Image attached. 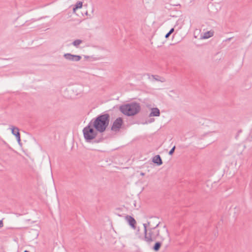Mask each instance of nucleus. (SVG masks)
<instances>
[{
  "mask_svg": "<svg viewBox=\"0 0 252 252\" xmlns=\"http://www.w3.org/2000/svg\"><path fill=\"white\" fill-rule=\"evenodd\" d=\"M158 225L159 224H158L154 227H148L147 224H143L144 236L143 239L145 242L150 244L156 241L158 237H159L161 241L169 237V234L166 227L164 226L160 229H158Z\"/></svg>",
  "mask_w": 252,
  "mask_h": 252,
  "instance_id": "f257e3e1",
  "label": "nucleus"
},
{
  "mask_svg": "<svg viewBox=\"0 0 252 252\" xmlns=\"http://www.w3.org/2000/svg\"><path fill=\"white\" fill-rule=\"evenodd\" d=\"M109 121L110 116L106 113L98 116L95 119L92 120L90 123L97 131L102 133L108 127Z\"/></svg>",
  "mask_w": 252,
  "mask_h": 252,
  "instance_id": "f03ea898",
  "label": "nucleus"
},
{
  "mask_svg": "<svg viewBox=\"0 0 252 252\" xmlns=\"http://www.w3.org/2000/svg\"><path fill=\"white\" fill-rule=\"evenodd\" d=\"M120 109L124 115L132 116L139 113L141 109V107L139 103L132 102L121 106Z\"/></svg>",
  "mask_w": 252,
  "mask_h": 252,
  "instance_id": "7ed1b4c3",
  "label": "nucleus"
},
{
  "mask_svg": "<svg viewBox=\"0 0 252 252\" xmlns=\"http://www.w3.org/2000/svg\"><path fill=\"white\" fill-rule=\"evenodd\" d=\"M94 128V126L89 123L88 125L83 129L84 137L87 142H90L96 137L97 131Z\"/></svg>",
  "mask_w": 252,
  "mask_h": 252,
  "instance_id": "20e7f679",
  "label": "nucleus"
},
{
  "mask_svg": "<svg viewBox=\"0 0 252 252\" xmlns=\"http://www.w3.org/2000/svg\"><path fill=\"white\" fill-rule=\"evenodd\" d=\"M83 88L81 86H75L66 89L64 92V95L68 98H73L82 94Z\"/></svg>",
  "mask_w": 252,
  "mask_h": 252,
  "instance_id": "39448f33",
  "label": "nucleus"
},
{
  "mask_svg": "<svg viewBox=\"0 0 252 252\" xmlns=\"http://www.w3.org/2000/svg\"><path fill=\"white\" fill-rule=\"evenodd\" d=\"M63 56L65 60L72 62H79L82 59L81 56L79 55H73L70 53H65Z\"/></svg>",
  "mask_w": 252,
  "mask_h": 252,
  "instance_id": "423d86ee",
  "label": "nucleus"
},
{
  "mask_svg": "<svg viewBox=\"0 0 252 252\" xmlns=\"http://www.w3.org/2000/svg\"><path fill=\"white\" fill-rule=\"evenodd\" d=\"M123 123V119L119 117L113 122L111 127V130L113 131H118L121 128Z\"/></svg>",
  "mask_w": 252,
  "mask_h": 252,
  "instance_id": "0eeeda50",
  "label": "nucleus"
},
{
  "mask_svg": "<svg viewBox=\"0 0 252 252\" xmlns=\"http://www.w3.org/2000/svg\"><path fill=\"white\" fill-rule=\"evenodd\" d=\"M125 220L128 223L129 225L133 229H135L136 227V220L135 219L130 216H126L125 217Z\"/></svg>",
  "mask_w": 252,
  "mask_h": 252,
  "instance_id": "6e6552de",
  "label": "nucleus"
},
{
  "mask_svg": "<svg viewBox=\"0 0 252 252\" xmlns=\"http://www.w3.org/2000/svg\"><path fill=\"white\" fill-rule=\"evenodd\" d=\"M11 129L12 133L15 136L17 141L19 143L21 141V139L19 128L17 127L11 126Z\"/></svg>",
  "mask_w": 252,
  "mask_h": 252,
  "instance_id": "1a4fd4ad",
  "label": "nucleus"
},
{
  "mask_svg": "<svg viewBox=\"0 0 252 252\" xmlns=\"http://www.w3.org/2000/svg\"><path fill=\"white\" fill-rule=\"evenodd\" d=\"M160 115V111L158 108H153L151 109V113L149 114L150 117H158Z\"/></svg>",
  "mask_w": 252,
  "mask_h": 252,
  "instance_id": "9d476101",
  "label": "nucleus"
},
{
  "mask_svg": "<svg viewBox=\"0 0 252 252\" xmlns=\"http://www.w3.org/2000/svg\"><path fill=\"white\" fill-rule=\"evenodd\" d=\"M153 162L158 165H160L162 164V161L159 155H157L153 158Z\"/></svg>",
  "mask_w": 252,
  "mask_h": 252,
  "instance_id": "9b49d317",
  "label": "nucleus"
},
{
  "mask_svg": "<svg viewBox=\"0 0 252 252\" xmlns=\"http://www.w3.org/2000/svg\"><path fill=\"white\" fill-rule=\"evenodd\" d=\"M83 42V41L81 39H76L73 41L72 44L73 46L75 47L76 48H79V46Z\"/></svg>",
  "mask_w": 252,
  "mask_h": 252,
  "instance_id": "f8f14e48",
  "label": "nucleus"
},
{
  "mask_svg": "<svg viewBox=\"0 0 252 252\" xmlns=\"http://www.w3.org/2000/svg\"><path fill=\"white\" fill-rule=\"evenodd\" d=\"M83 5V3L81 1H78L77 2L76 4L75 5L74 7L73 8V12H75L76 10L78 8H82Z\"/></svg>",
  "mask_w": 252,
  "mask_h": 252,
  "instance_id": "ddd939ff",
  "label": "nucleus"
},
{
  "mask_svg": "<svg viewBox=\"0 0 252 252\" xmlns=\"http://www.w3.org/2000/svg\"><path fill=\"white\" fill-rule=\"evenodd\" d=\"M213 35V33L211 32H207L204 33L202 38L203 39H207Z\"/></svg>",
  "mask_w": 252,
  "mask_h": 252,
  "instance_id": "4468645a",
  "label": "nucleus"
},
{
  "mask_svg": "<svg viewBox=\"0 0 252 252\" xmlns=\"http://www.w3.org/2000/svg\"><path fill=\"white\" fill-rule=\"evenodd\" d=\"M161 247V243L160 242H156L153 247V250L156 251V252H157L158 251L160 248Z\"/></svg>",
  "mask_w": 252,
  "mask_h": 252,
  "instance_id": "2eb2a0df",
  "label": "nucleus"
},
{
  "mask_svg": "<svg viewBox=\"0 0 252 252\" xmlns=\"http://www.w3.org/2000/svg\"><path fill=\"white\" fill-rule=\"evenodd\" d=\"M30 233H32L34 235L33 237L34 238H36L38 235V233L36 230L32 229L31 231H29Z\"/></svg>",
  "mask_w": 252,
  "mask_h": 252,
  "instance_id": "dca6fc26",
  "label": "nucleus"
},
{
  "mask_svg": "<svg viewBox=\"0 0 252 252\" xmlns=\"http://www.w3.org/2000/svg\"><path fill=\"white\" fill-rule=\"evenodd\" d=\"M175 146H174V147H173V148L170 150V151H169V155H172L173 154V153H174V151H175Z\"/></svg>",
  "mask_w": 252,
  "mask_h": 252,
  "instance_id": "f3484780",
  "label": "nucleus"
},
{
  "mask_svg": "<svg viewBox=\"0 0 252 252\" xmlns=\"http://www.w3.org/2000/svg\"><path fill=\"white\" fill-rule=\"evenodd\" d=\"M174 30L173 28H172L170 31L169 32H168L169 33V34H171L172 32H173Z\"/></svg>",
  "mask_w": 252,
  "mask_h": 252,
  "instance_id": "a211bd4d",
  "label": "nucleus"
},
{
  "mask_svg": "<svg viewBox=\"0 0 252 252\" xmlns=\"http://www.w3.org/2000/svg\"><path fill=\"white\" fill-rule=\"evenodd\" d=\"M3 222L2 220H0V227H2L3 226Z\"/></svg>",
  "mask_w": 252,
  "mask_h": 252,
  "instance_id": "6ab92c4d",
  "label": "nucleus"
},
{
  "mask_svg": "<svg viewBox=\"0 0 252 252\" xmlns=\"http://www.w3.org/2000/svg\"><path fill=\"white\" fill-rule=\"evenodd\" d=\"M170 35V34H169V32H168V33L165 35V38H168V37L169 36V35Z\"/></svg>",
  "mask_w": 252,
  "mask_h": 252,
  "instance_id": "aec40b11",
  "label": "nucleus"
},
{
  "mask_svg": "<svg viewBox=\"0 0 252 252\" xmlns=\"http://www.w3.org/2000/svg\"><path fill=\"white\" fill-rule=\"evenodd\" d=\"M140 175H141V176H144V175H145V174H144V173H143V172H141V173H140Z\"/></svg>",
  "mask_w": 252,
  "mask_h": 252,
  "instance_id": "412c9836",
  "label": "nucleus"
},
{
  "mask_svg": "<svg viewBox=\"0 0 252 252\" xmlns=\"http://www.w3.org/2000/svg\"><path fill=\"white\" fill-rule=\"evenodd\" d=\"M154 119H153L152 120H151L149 122V123L153 122H154Z\"/></svg>",
  "mask_w": 252,
  "mask_h": 252,
  "instance_id": "4be33fe9",
  "label": "nucleus"
},
{
  "mask_svg": "<svg viewBox=\"0 0 252 252\" xmlns=\"http://www.w3.org/2000/svg\"><path fill=\"white\" fill-rule=\"evenodd\" d=\"M153 77H154V78L156 80H158V79H157V78H155V76H153Z\"/></svg>",
  "mask_w": 252,
  "mask_h": 252,
  "instance_id": "5701e85b",
  "label": "nucleus"
},
{
  "mask_svg": "<svg viewBox=\"0 0 252 252\" xmlns=\"http://www.w3.org/2000/svg\"><path fill=\"white\" fill-rule=\"evenodd\" d=\"M24 252H29V251H27V250H25V251H24Z\"/></svg>",
  "mask_w": 252,
  "mask_h": 252,
  "instance_id": "b1692460",
  "label": "nucleus"
}]
</instances>
